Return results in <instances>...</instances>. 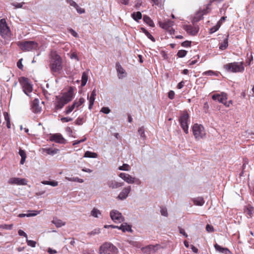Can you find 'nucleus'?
I'll return each mask as SVG.
<instances>
[{
    "mask_svg": "<svg viewBox=\"0 0 254 254\" xmlns=\"http://www.w3.org/2000/svg\"><path fill=\"white\" fill-rule=\"evenodd\" d=\"M27 181L25 179H21L19 178H11L8 181V183L10 185H16L18 186L26 185Z\"/></svg>",
    "mask_w": 254,
    "mask_h": 254,
    "instance_id": "dca6fc26",
    "label": "nucleus"
},
{
    "mask_svg": "<svg viewBox=\"0 0 254 254\" xmlns=\"http://www.w3.org/2000/svg\"><path fill=\"white\" fill-rule=\"evenodd\" d=\"M131 191V187L127 186L124 188L118 195L117 198L119 200H123L126 199Z\"/></svg>",
    "mask_w": 254,
    "mask_h": 254,
    "instance_id": "4468645a",
    "label": "nucleus"
},
{
    "mask_svg": "<svg viewBox=\"0 0 254 254\" xmlns=\"http://www.w3.org/2000/svg\"><path fill=\"white\" fill-rule=\"evenodd\" d=\"M88 80V74L86 72H84L82 75L81 78V86L83 87L85 86Z\"/></svg>",
    "mask_w": 254,
    "mask_h": 254,
    "instance_id": "c9c22d12",
    "label": "nucleus"
},
{
    "mask_svg": "<svg viewBox=\"0 0 254 254\" xmlns=\"http://www.w3.org/2000/svg\"><path fill=\"white\" fill-rule=\"evenodd\" d=\"M245 213L248 216L252 217L254 214V207L251 205H248L246 208Z\"/></svg>",
    "mask_w": 254,
    "mask_h": 254,
    "instance_id": "a878e982",
    "label": "nucleus"
},
{
    "mask_svg": "<svg viewBox=\"0 0 254 254\" xmlns=\"http://www.w3.org/2000/svg\"><path fill=\"white\" fill-rule=\"evenodd\" d=\"M202 74L203 75H208V76H213V75L218 76V74L217 73H216V72H215L213 70H211L204 72L202 73Z\"/></svg>",
    "mask_w": 254,
    "mask_h": 254,
    "instance_id": "79ce46f5",
    "label": "nucleus"
},
{
    "mask_svg": "<svg viewBox=\"0 0 254 254\" xmlns=\"http://www.w3.org/2000/svg\"><path fill=\"white\" fill-rule=\"evenodd\" d=\"M124 183L118 182L115 180H112L108 182V187L112 189H116L124 186Z\"/></svg>",
    "mask_w": 254,
    "mask_h": 254,
    "instance_id": "aec40b11",
    "label": "nucleus"
},
{
    "mask_svg": "<svg viewBox=\"0 0 254 254\" xmlns=\"http://www.w3.org/2000/svg\"><path fill=\"white\" fill-rule=\"evenodd\" d=\"M26 242L27 243V245L31 247L34 248L36 246V242L32 241V240H29L27 238L26 239Z\"/></svg>",
    "mask_w": 254,
    "mask_h": 254,
    "instance_id": "3c124183",
    "label": "nucleus"
},
{
    "mask_svg": "<svg viewBox=\"0 0 254 254\" xmlns=\"http://www.w3.org/2000/svg\"><path fill=\"white\" fill-rule=\"evenodd\" d=\"M83 157L96 158L98 157V154L95 152L86 151L84 153Z\"/></svg>",
    "mask_w": 254,
    "mask_h": 254,
    "instance_id": "c85d7f7f",
    "label": "nucleus"
},
{
    "mask_svg": "<svg viewBox=\"0 0 254 254\" xmlns=\"http://www.w3.org/2000/svg\"><path fill=\"white\" fill-rule=\"evenodd\" d=\"M144 22L151 27L154 26V23L151 18L147 15H144L143 17Z\"/></svg>",
    "mask_w": 254,
    "mask_h": 254,
    "instance_id": "7c9ffc66",
    "label": "nucleus"
},
{
    "mask_svg": "<svg viewBox=\"0 0 254 254\" xmlns=\"http://www.w3.org/2000/svg\"><path fill=\"white\" fill-rule=\"evenodd\" d=\"M70 58L71 59H75L76 61H78L79 59L77 57V54H76V53L75 52H73L70 56Z\"/></svg>",
    "mask_w": 254,
    "mask_h": 254,
    "instance_id": "0e129e2a",
    "label": "nucleus"
},
{
    "mask_svg": "<svg viewBox=\"0 0 254 254\" xmlns=\"http://www.w3.org/2000/svg\"><path fill=\"white\" fill-rule=\"evenodd\" d=\"M110 216L111 219L115 223H121L125 220L122 213L116 209H113L110 211Z\"/></svg>",
    "mask_w": 254,
    "mask_h": 254,
    "instance_id": "f8f14e48",
    "label": "nucleus"
},
{
    "mask_svg": "<svg viewBox=\"0 0 254 254\" xmlns=\"http://www.w3.org/2000/svg\"><path fill=\"white\" fill-rule=\"evenodd\" d=\"M65 180L71 181V182H78L79 183H82L84 182V180L82 179L79 178L78 177H72V178H69L66 177L65 178Z\"/></svg>",
    "mask_w": 254,
    "mask_h": 254,
    "instance_id": "473e14b6",
    "label": "nucleus"
},
{
    "mask_svg": "<svg viewBox=\"0 0 254 254\" xmlns=\"http://www.w3.org/2000/svg\"><path fill=\"white\" fill-rule=\"evenodd\" d=\"M42 210H28L29 213H27L26 217H33L41 213Z\"/></svg>",
    "mask_w": 254,
    "mask_h": 254,
    "instance_id": "ea45409f",
    "label": "nucleus"
},
{
    "mask_svg": "<svg viewBox=\"0 0 254 254\" xmlns=\"http://www.w3.org/2000/svg\"><path fill=\"white\" fill-rule=\"evenodd\" d=\"M41 183L43 185H50L52 187H56L58 185V182L56 181H43L41 182Z\"/></svg>",
    "mask_w": 254,
    "mask_h": 254,
    "instance_id": "4c0bfd02",
    "label": "nucleus"
},
{
    "mask_svg": "<svg viewBox=\"0 0 254 254\" xmlns=\"http://www.w3.org/2000/svg\"><path fill=\"white\" fill-rule=\"evenodd\" d=\"M0 35L4 38H9L11 32L4 19L0 20Z\"/></svg>",
    "mask_w": 254,
    "mask_h": 254,
    "instance_id": "6e6552de",
    "label": "nucleus"
},
{
    "mask_svg": "<svg viewBox=\"0 0 254 254\" xmlns=\"http://www.w3.org/2000/svg\"><path fill=\"white\" fill-rule=\"evenodd\" d=\"M118 249L110 243H105L102 245L99 249L100 254H116Z\"/></svg>",
    "mask_w": 254,
    "mask_h": 254,
    "instance_id": "39448f33",
    "label": "nucleus"
},
{
    "mask_svg": "<svg viewBox=\"0 0 254 254\" xmlns=\"http://www.w3.org/2000/svg\"><path fill=\"white\" fill-rule=\"evenodd\" d=\"M24 2L22 3H12V5L14 6L15 8H21L22 7Z\"/></svg>",
    "mask_w": 254,
    "mask_h": 254,
    "instance_id": "13d9d810",
    "label": "nucleus"
},
{
    "mask_svg": "<svg viewBox=\"0 0 254 254\" xmlns=\"http://www.w3.org/2000/svg\"><path fill=\"white\" fill-rule=\"evenodd\" d=\"M184 29L188 33L191 35H195L198 32L199 28L198 26H192L191 25H185Z\"/></svg>",
    "mask_w": 254,
    "mask_h": 254,
    "instance_id": "6ab92c4d",
    "label": "nucleus"
},
{
    "mask_svg": "<svg viewBox=\"0 0 254 254\" xmlns=\"http://www.w3.org/2000/svg\"><path fill=\"white\" fill-rule=\"evenodd\" d=\"M160 212L162 216H164L165 217L168 216V213L167 209L166 208H165V207L161 208Z\"/></svg>",
    "mask_w": 254,
    "mask_h": 254,
    "instance_id": "603ef678",
    "label": "nucleus"
},
{
    "mask_svg": "<svg viewBox=\"0 0 254 254\" xmlns=\"http://www.w3.org/2000/svg\"><path fill=\"white\" fill-rule=\"evenodd\" d=\"M83 119L80 118H78L75 121L76 125H81L83 124Z\"/></svg>",
    "mask_w": 254,
    "mask_h": 254,
    "instance_id": "e2e57ef3",
    "label": "nucleus"
},
{
    "mask_svg": "<svg viewBox=\"0 0 254 254\" xmlns=\"http://www.w3.org/2000/svg\"><path fill=\"white\" fill-rule=\"evenodd\" d=\"M131 17L136 21L138 22L139 20L142 18V14L140 12H133L131 14Z\"/></svg>",
    "mask_w": 254,
    "mask_h": 254,
    "instance_id": "c756f323",
    "label": "nucleus"
},
{
    "mask_svg": "<svg viewBox=\"0 0 254 254\" xmlns=\"http://www.w3.org/2000/svg\"><path fill=\"white\" fill-rule=\"evenodd\" d=\"M193 202L195 205L198 206H202L205 202L203 198L201 197L194 198L193 199Z\"/></svg>",
    "mask_w": 254,
    "mask_h": 254,
    "instance_id": "cd10ccee",
    "label": "nucleus"
},
{
    "mask_svg": "<svg viewBox=\"0 0 254 254\" xmlns=\"http://www.w3.org/2000/svg\"><path fill=\"white\" fill-rule=\"evenodd\" d=\"M130 167L127 164H124L122 166L119 167V169L122 171H128L129 170Z\"/></svg>",
    "mask_w": 254,
    "mask_h": 254,
    "instance_id": "de8ad7c7",
    "label": "nucleus"
},
{
    "mask_svg": "<svg viewBox=\"0 0 254 254\" xmlns=\"http://www.w3.org/2000/svg\"><path fill=\"white\" fill-rule=\"evenodd\" d=\"M19 154L21 157L20 163L21 164H23L25 161V159L26 158V153H25V151L20 149L19 150Z\"/></svg>",
    "mask_w": 254,
    "mask_h": 254,
    "instance_id": "f704fd0d",
    "label": "nucleus"
},
{
    "mask_svg": "<svg viewBox=\"0 0 254 254\" xmlns=\"http://www.w3.org/2000/svg\"><path fill=\"white\" fill-rule=\"evenodd\" d=\"M4 118L5 122H6V125L7 128H10L11 127L10 119L9 115L7 113L4 112L3 113Z\"/></svg>",
    "mask_w": 254,
    "mask_h": 254,
    "instance_id": "e433bc0d",
    "label": "nucleus"
},
{
    "mask_svg": "<svg viewBox=\"0 0 254 254\" xmlns=\"http://www.w3.org/2000/svg\"><path fill=\"white\" fill-rule=\"evenodd\" d=\"M192 132L196 140H199L206 137V133L203 126L195 124L192 127Z\"/></svg>",
    "mask_w": 254,
    "mask_h": 254,
    "instance_id": "20e7f679",
    "label": "nucleus"
},
{
    "mask_svg": "<svg viewBox=\"0 0 254 254\" xmlns=\"http://www.w3.org/2000/svg\"><path fill=\"white\" fill-rule=\"evenodd\" d=\"M224 69L229 72H243L245 67L243 62H233L224 65Z\"/></svg>",
    "mask_w": 254,
    "mask_h": 254,
    "instance_id": "f03ea898",
    "label": "nucleus"
},
{
    "mask_svg": "<svg viewBox=\"0 0 254 254\" xmlns=\"http://www.w3.org/2000/svg\"><path fill=\"white\" fill-rule=\"evenodd\" d=\"M179 232H180V234H182L185 237H188V235L185 232V231L184 229H183L182 228H179Z\"/></svg>",
    "mask_w": 254,
    "mask_h": 254,
    "instance_id": "69168bd1",
    "label": "nucleus"
},
{
    "mask_svg": "<svg viewBox=\"0 0 254 254\" xmlns=\"http://www.w3.org/2000/svg\"><path fill=\"white\" fill-rule=\"evenodd\" d=\"M119 176L124 181L129 184H136L138 185L141 184V181L137 178L132 177L128 174L121 173Z\"/></svg>",
    "mask_w": 254,
    "mask_h": 254,
    "instance_id": "1a4fd4ad",
    "label": "nucleus"
},
{
    "mask_svg": "<svg viewBox=\"0 0 254 254\" xmlns=\"http://www.w3.org/2000/svg\"><path fill=\"white\" fill-rule=\"evenodd\" d=\"M96 90L94 89L92 91L90 96L89 97L88 95L87 96V99H88L89 102V109L90 110H91L93 107L95 99V96H96Z\"/></svg>",
    "mask_w": 254,
    "mask_h": 254,
    "instance_id": "412c9836",
    "label": "nucleus"
},
{
    "mask_svg": "<svg viewBox=\"0 0 254 254\" xmlns=\"http://www.w3.org/2000/svg\"><path fill=\"white\" fill-rule=\"evenodd\" d=\"M67 3L71 6L74 7L75 8L77 6V4L72 0H67Z\"/></svg>",
    "mask_w": 254,
    "mask_h": 254,
    "instance_id": "5fc2aeb1",
    "label": "nucleus"
},
{
    "mask_svg": "<svg viewBox=\"0 0 254 254\" xmlns=\"http://www.w3.org/2000/svg\"><path fill=\"white\" fill-rule=\"evenodd\" d=\"M179 122L184 132L188 134L189 133L190 119L189 114L187 112H184L182 113L179 119Z\"/></svg>",
    "mask_w": 254,
    "mask_h": 254,
    "instance_id": "423d86ee",
    "label": "nucleus"
},
{
    "mask_svg": "<svg viewBox=\"0 0 254 254\" xmlns=\"http://www.w3.org/2000/svg\"><path fill=\"white\" fill-rule=\"evenodd\" d=\"M214 248L215 250L219 253L224 254H231V252L227 248L221 247L217 244L214 245Z\"/></svg>",
    "mask_w": 254,
    "mask_h": 254,
    "instance_id": "b1692460",
    "label": "nucleus"
},
{
    "mask_svg": "<svg viewBox=\"0 0 254 254\" xmlns=\"http://www.w3.org/2000/svg\"><path fill=\"white\" fill-rule=\"evenodd\" d=\"M168 97L170 99H174L175 97V92L172 90L170 91L168 93Z\"/></svg>",
    "mask_w": 254,
    "mask_h": 254,
    "instance_id": "680f3d73",
    "label": "nucleus"
},
{
    "mask_svg": "<svg viewBox=\"0 0 254 254\" xmlns=\"http://www.w3.org/2000/svg\"><path fill=\"white\" fill-rule=\"evenodd\" d=\"M111 110L108 107H104L101 108L100 112L106 114H108L110 112Z\"/></svg>",
    "mask_w": 254,
    "mask_h": 254,
    "instance_id": "864d4df0",
    "label": "nucleus"
},
{
    "mask_svg": "<svg viewBox=\"0 0 254 254\" xmlns=\"http://www.w3.org/2000/svg\"><path fill=\"white\" fill-rule=\"evenodd\" d=\"M61 120L63 123L68 122L71 121L72 119L69 117H63L61 118Z\"/></svg>",
    "mask_w": 254,
    "mask_h": 254,
    "instance_id": "4d7b16f0",
    "label": "nucleus"
},
{
    "mask_svg": "<svg viewBox=\"0 0 254 254\" xmlns=\"http://www.w3.org/2000/svg\"><path fill=\"white\" fill-rule=\"evenodd\" d=\"M138 133L141 138L143 139L145 138V134L144 132V129L143 127H140L138 128Z\"/></svg>",
    "mask_w": 254,
    "mask_h": 254,
    "instance_id": "37998d69",
    "label": "nucleus"
},
{
    "mask_svg": "<svg viewBox=\"0 0 254 254\" xmlns=\"http://www.w3.org/2000/svg\"><path fill=\"white\" fill-rule=\"evenodd\" d=\"M187 52L185 50H180L177 53V55L179 58H183L187 55Z\"/></svg>",
    "mask_w": 254,
    "mask_h": 254,
    "instance_id": "09e8293b",
    "label": "nucleus"
},
{
    "mask_svg": "<svg viewBox=\"0 0 254 254\" xmlns=\"http://www.w3.org/2000/svg\"><path fill=\"white\" fill-rule=\"evenodd\" d=\"M52 223L55 225L57 227H61L65 225V222H63L60 219L55 218L52 221Z\"/></svg>",
    "mask_w": 254,
    "mask_h": 254,
    "instance_id": "2f4dec72",
    "label": "nucleus"
},
{
    "mask_svg": "<svg viewBox=\"0 0 254 254\" xmlns=\"http://www.w3.org/2000/svg\"><path fill=\"white\" fill-rule=\"evenodd\" d=\"M85 102V99L83 98H80L79 99L78 101H75L74 102V104H75L76 108H78L82 104H83Z\"/></svg>",
    "mask_w": 254,
    "mask_h": 254,
    "instance_id": "49530a36",
    "label": "nucleus"
},
{
    "mask_svg": "<svg viewBox=\"0 0 254 254\" xmlns=\"http://www.w3.org/2000/svg\"><path fill=\"white\" fill-rule=\"evenodd\" d=\"M65 130L69 136H71L72 135V131L70 127H67Z\"/></svg>",
    "mask_w": 254,
    "mask_h": 254,
    "instance_id": "338daca9",
    "label": "nucleus"
},
{
    "mask_svg": "<svg viewBox=\"0 0 254 254\" xmlns=\"http://www.w3.org/2000/svg\"><path fill=\"white\" fill-rule=\"evenodd\" d=\"M206 230L208 232H212L214 231L213 227L209 224L206 225Z\"/></svg>",
    "mask_w": 254,
    "mask_h": 254,
    "instance_id": "bf43d9fd",
    "label": "nucleus"
},
{
    "mask_svg": "<svg viewBox=\"0 0 254 254\" xmlns=\"http://www.w3.org/2000/svg\"><path fill=\"white\" fill-rule=\"evenodd\" d=\"M190 44H191L190 42L187 41H185V42H183L182 44V45L183 47H190Z\"/></svg>",
    "mask_w": 254,
    "mask_h": 254,
    "instance_id": "774afa93",
    "label": "nucleus"
},
{
    "mask_svg": "<svg viewBox=\"0 0 254 254\" xmlns=\"http://www.w3.org/2000/svg\"><path fill=\"white\" fill-rule=\"evenodd\" d=\"M75 9L77 11V12L80 14L84 13L85 12V10L79 7L78 5H77V6L75 7Z\"/></svg>",
    "mask_w": 254,
    "mask_h": 254,
    "instance_id": "6e6d98bb",
    "label": "nucleus"
},
{
    "mask_svg": "<svg viewBox=\"0 0 254 254\" xmlns=\"http://www.w3.org/2000/svg\"><path fill=\"white\" fill-rule=\"evenodd\" d=\"M229 35H227L226 38L224 39L223 43H222L220 46L219 49L221 50H224L226 49L228 46V40Z\"/></svg>",
    "mask_w": 254,
    "mask_h": 254,
    "instance_id": "72a5a7b5",
    "label": "nucleus"
},
{
    "mask_svg": "<svg viewBox=\"0 0 254 254\" xmlns=\"http://www.w3.org/2000/svg\"><path fill=\"white\" fill-rule=\"evenodd\" d=\"M116 68L118 73V77L119 79H123L127 76V72L119 63L116 64Z\"/></svg>",
    "mask_w": 254,
    "mask_h": 254,
    "instance_id": "a211bd4d",
    "label": "nucleus"
},
{
    "mask_svg": "<svg viewBox=\"0 0 254 254\" xmlns=\"http://www.w3.org/2000/svg\"><path fill=\"white\" fill-rule=\"evenodd\" d=\"M50 68L53 73H60L63 69L62 59L56 51L50 55Z\"/></svg>",
    "mask_w": 254,
    "mask_h": 254,
    "instance_id": "f257e3e1",
    "label": "nucleus"
},
{
    "mask_svg": "<svg viewBox=\"0 0 254 254\" xmlns=\"http://www.w3.org/2000/svg\"><path fill=\"white\" fill-rule=\"evenodd\" d=\"M127 242L130 245L132 246L133 247L136 248H140L141 247L140 244L137 242H135L132 240H128Z\"/></svg>",
    "mask_w": 254,
    "mask_h": 254,
    "instance_id": "a18cd8bd",
    "label": "nucleus"
},
{
    "mask_svg": "<svg viewBox=\"0 0 254 254\" xmlns=\"http://www.w3.org/2000/svg\"><path fill=\"white\" fill-rule=\"evenodd\" d=\"M19 81L24 93L29 96V94L32 91L33 89L32 85L29 83L28 79L25 77H21L19 78Z\"/></svg>",
    "mask_w": 254,
    "mask_h": 254,
    "instance_id": "9d476101",
    "label": "nucleus"
},
{
    "mask_svg": "<svg viewBox=\"0 0 254 254\" xmlns=\"http://www.w3.org/2000/svg\"><path fill=\"white\" fill-rule=\"evenodd\" d=\"M159 246L158 245L153 246L149 245L142 248V251L143 253L146 254H153L158 249Z\"/></svg>",
    "mask_w": 254,
    "mask_h": 254,
    "instance_id": "f3484780",
    "label": "nucleus"
},
{
    "mask_svg": "<svg viewBox=\"0 0 254 254\" xmlns=\"http://www.w3.org/2000/svg\"><path fill=\"white\" fill-rule=\"evenodd\" d=\"M220 27V24L217 23L215 26H213L210 29V32L211 33H214L217 31Z\"/></svg>",
    "mask_w": 254,
    "mask_h": 254,
    "instance_id": "8fccbe9b",
    "label": "nucleus"
},
{
    "mask_svg": "<svg viewBox=\"0 0 254 254\" xmlns=\"http://www.w3.org/2000/svg\"><path fill=\"white\" fill-rule=\"evenodd\" d=\"M50 140L52 141H55L56 143L60 144H65L66 142L65 139L60 133H55L51 134L50 136Z\"/></svg>",
    "mask_w": 254,
    "mask_h": 254,
    "instance_id": "2eb2a0df",
    "label": "nucleus"
},
{
    "mask_svg": "<svg viewBox=\"0 0 254 254\" xmlns=\"http://www.w3.org/2000/svg\"><path fill=\"white\" fill-rule=\"evenodd\" d=\"M212 98L213 100L217 101L219 103L224 104L227 107H229V104H227L226 101L227 95L225 92H221L220 94H214L212 96Z\"/></svg>",
    "mask_w": 254,
    "mask_h": 254,
    "instance_id": "9b49d317",
    "label": "nucleus"
},
{
    "mask_svg": "<svg viewBox=\"0 0 254 254\" xmlns=\"http://www.w3.org/2000/svg\"><path fill=\"white\" fill-rule=\"evenodd\" d=\"M17 45L24 52L36 50L38 47L37 43L33 41H18Z\"/></svg>",
    "mask_w": 254,
    "mask_h": 254,
    "instance_id": "7ed1b4c3",
    "label": "nucleus"
},
{
    "mask_svg": "<svg viewBox=\"0 0 254 254\" xmlns=\"http://www.w3.org/2000/svg\"><path fill=\"white\" fill-rule=\"evenodd\" d=\"M39 101L38 99H35L32 103V109L35 113H40L41 111V107L39 105Z\"/></svg>",
    "mask_w": 254,
    "mask_h": 254,
    "instance_id": "4be33fe9",
    "label": "nucleus"
},
{
    "mask_svg": "<svg viewBox=\"0 0 254 254\" xmlns=\"http://www.w3.org/2000/svg\"><path fill=\"white\" fill-rule=\"evenodd\" d=\"M13 227V224H1L0 225V228L5 230H11Z\"/></svg>",
    "mask_w": 254,
    "mask_h": 254,
    "instance_id": "c03bdc74",
    "label": "nucleus"
},
{
    "mask_svg": "<svg viewBox=\"0 0 254 254\" xmlns=\"http://www.w3.org/2000/svg\"><path fill=\"white\" fill-rule=\"evenodd\" d=\"M91 215L95 218H99L101 215V212L97 208H93L91 211Z\"/></svg>",
    "mask_w": 254,
    "mask_h": 254,
    "instance_id": "bb28decb",
    "label": "nucleus"
},
{
    "mask_svg": "<svg viewBox=\"0 0 254 254\" xmlns=\"http://www.w3.org/2000/svg\"><path fill=\"white\" fill-rule=\"evenodd\" d=\"M141 30L152 42H154L155 41V38L144 28L141 27Z\"/></svg>",
    "mask_w": 254,
    "mask_h": 254,
    "instance_id": "58836bf2",
    "label": "nucleus"
},
{
    "mask_svg": "<svg viewBox=\"0 0 254 254\" xmlns=\"http://www.w3.org/2000/svg\"><path fill=\"white\" fill-rule=\"evenodd\" d=\"M44 152H45L47 154L49 155H55L57 153H58L59 152V149H56V148H44L43 149Z\"/></svg>",
    "mask_w": 254,
    "mask_h": 254,
    "instance_id": "393cba45",
    "label": "nucleus"
},
{
    "mask_svg": "<svg viewBox=\"0 0 254 254\" xmlns=\"http://www.w3.org/2000/svg\"><path fill=\"white\" fill-rule=\"evenodd\" d=\"M76 107L75 104L73 103L71 106H69L67 107L64 113L66 115L69 114L71 113Z\"/></svg>",
    "mask_w": 254,
    "mask_h": 254,
    "instance_id": "a19ab883",
    "label": "nucleus"
},
{
    "mask_svg": "<svg viewBox=\"0 0 254 254\" xmlns=\"http://www.w3.org/2000/svg\"><path fill=\"white\" fill-rule=\"evenodd\" d=\"M159 26L163 29L169 31L170 34H173L175 32V30L172 28L174 25L173 21L167 20L164 22H159Z\"/></svg>",
    "mask_w": 254,
    "mask_h": 254,
    "instance_id": "ddd939ff",
    "label": "nucleus"
},
{
    "mask_svg": "<svg viewBox=\"0 0 254 254\" xmlns=\"http://www.w3.org/2000/svg\"><path fill=\"white\" fill-rule=\"evenodd\" d=\"M118 229L121 230L123 232H128L131 233L132 232L131 226L127 223H123L120 226H118Z\"/></svg>",
    "mask_w": 254,
    "mask_h": 254,
    "instance_id": "5701e85b",
    "label": "nucleus"
},
{
    "mask_svg": "<svg viewBox=\"0 0 254 254\" xmlns=\"http://www.w3.org/2000/svg\"><path fill=\"white\" fill-rule=\"evenodd\" d=\"M18 235L21 236H23L26 239L27 238V235L22 230H19L18 231Z\"/></svg>",
    "mask_w": 254,
    "mask_h": 254,
    "instance_id": "052dcab7",
    "label": "nucleus"
},
{
    "mask_svg": "<svg viewBox=\"0 0 254 254\" xmlns=\"http://www.w3.org/2000/svg\"><path fill=\"white\" fill-rule=\"evenodd\" d=\"M72 99L70 93L64 95L62 97L57 99L55 103V109L59 110L61 109L66 104L69 102Z\"/></svg>",
    "mask_w": 254,
    "mask_h": 254,
    "instance_id": "0eeeda50",
    "label": "nucleus"
}]
</instances>
